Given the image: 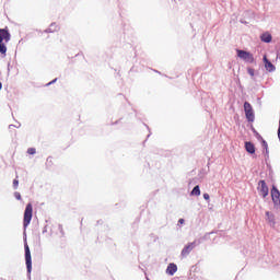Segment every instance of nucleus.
Masks as SVG:
<instances>
[{
  "mask_svg": "<svg viewBox=\"0 0 280 280\" xmlns=\"http://www.w3.org/2000/svg\"><path fill=\"white\" fill-rule=\"evenodd\" d=\"M191 196H200V186H195L191 190Z\"/></svg>",
  "mask_w": 280,
  "mask_h": 280,
  "instance_id": "obj_13",
  "label": "nucleus"
},
{
  "mask_svg": "<svg viewBox=\"0 0 280 280\" xmlns=\"http://www.w3.org/2000/svg\"><path fill=\"white\" fill-rule=\"evenodd\" d=\"M262 143H264V145H265L266 148H268V143H266V141H264Z\"/></svg>",
  "mask_w": 280,
  "mask_h": 280,
  "instance_id": "obj_22",
  "label": "nucleus"
},
{
  "mask_svg": "<svg viewBox=\"0 0 280 280\" xmlns=\"http://www.w3.org/2000/svg\"><path fill=\"white\" fill-rule=\"evenodd\" d=\"M262 60L265 62V69H267L269 72H272L277 69L275 65H272V62L268 60V57L266 55L264 56Z\"/></svg>",
  "mask_w": 280,
  "mask_h": 280,
  "instance_id": "obj_9",
  "label": "nucleus"
},
{
  "mask_svg": "<svg viewBox=\"0 0 280 280\" xmlns=\"http://www.w3.org/2000/svg\"><path fill=\"white\" fill-rule=\"evenodd\" d=\"M262 43H272V35L265 33L260 36Z\"/></svg>",
  "mask_w": 280,
  "mask_h": 280,
  "instance_id": "obj_12",
  "label": "nucleus"
},
{
  "mask_svg": "<svg viewBox=\"0 0 280 280\" xmlns=\"http://www.w3.org/2000/svg\"><path fill=\"white\" fill-rule=\"evenodd\" d=\"M259 187H258V191L260 194V196H262V198H267L268 194H269V189H268V185L266 184V180H260L258 183Z\"/></svg>",
  "mask_w": 280,
  "mask_h": 280,
  "instance_id": "obj_6",
  "label": "nucleus"
},
{
  "mask_svg": "<svg viewBox=\"0 0 280 280\" xmlns=\"http://www.w3.org/2000/svg\"><path fill=\"white\" fill-rule=\"evenodd\" d=\"M236 54L241 58V60H245V62H249V63L255 62V57H253V54L248 51L237 49Z\"/></svg>",
  "mask_w": 280,
  "mask_h": 280,
  "instance_id": "obj_3",
  "label": "nucleus"
},
{
  "mask_svg": "<svg viewBox=\"0 0 280 280\" xmlns=\"http://www.w3.org/2000/svg\"><path fill=\"white\" fill-rule=\"evenodd\" d=\"M248 73H249L250 75H255V71H254L253 69H249V70H248Z\"/></svg>",
  "mask_w": 280,
  "mask_h": 280,
  "instance_id": "obj_19",
  "label": "nucleus"
},
{
  "mask_svg": "<svg viewBox=\"0 0 280 280\" xmlns=\"http://www.w3.org/2000/svg\"><path fill=\"white\" fill-rule=\"evenodd\" d=\"M14 197L16 198V200H21V192H15Z\"/></svg>",
  "mask_w": 280,
  "mask_h": 280,
  "instance_id": "obj_17",
  "label": "nucleus"
},
{
  "mask_svg": "<svg viewBox=\"0 0 280 280\" xmlns=\"http://www.w3.org/2000/svg\"><path fill=\"white\" fill-rule=\"evenodd\" d=\"M203 198H205V200H210V196H209V194H203Z\"/></svg>",
  "mask_w": 280,
  "mask_h": 280,
  "instance_id": "obj_18",
  "label": "nucleus"
},
{
  "mask_svg": "<svg viewBox=\"0 0 280 280\" xmlns=\"http://www.w3.org/2000/svg\"><path fill=\"white\" fill-rule=\"evenodd\" d=\"M56 80H58V79H54L52 81H50V82L47 84V86L54 84V83L56 82Z\"/></svg>",
  "mask_w": 280,
  "mask_h": 280,
  "instance_id": "obj_20",
  "label": "nucleus"
},
{
  "mask_svg": "<svg viewBox=\"0 0 280 280\" xmlns=\"http://www.w3.org/2000/svg\"><path fill=\"white\" fill-rule=\"evenodd\" d=\"M196 248V243H189L182 249V257H187Z\"/></svg>",
  "mask_w": 280,
  "mask_h": 280,
  "instance_id": "obj_8",
  "label": "nucleus"
},
{
  "mask_svg": "<svg viewBox=\"0 0 280 280\" xmlns=\"http://www.w3.org/2000/svg\"><path fill=\"white\" fill-rule=\"evenodd\" d=\"M1 89H3V84L0 82V91H1Z\"/></svg>",
  "mask_w": 280,
  "mask_h": 280,
  "instance_id": "obj_24",
  "label": "nucleus"
},
{
  "mask_svg": "<svg viewBox=\"0 0 280 280\" xmlns=\"http://www.w3.org/2000/svg\"><path fill=\"white\" fill-rule=\"evenodd\" d=\"M46 166L47 167H54V158H51V156L47 158Z\"/></svg>",
  "mask_w": 280,
  "mask_h": 280,
  "instance_id": "obj_14",
  "label": "nucleus"
},
{
  "mask_svg": "<svg viewBox=\"0 0 280 280\" xmlns=\"http://www.w3.org/2000/svg\"><path fill=\"white\" fill-rule=\"evenodd\" d=\"M27 154H36V149L35 148H28L27 149Z\"/></svg>",
  "mask_w": 280,
  "mask_h": 280,
  "instance_id": "obj_15",
  "label": "nucleus"
},
{
  "mask_svg": "<svg viewBox=\"0 0 280 280\" xmlns=\"http://www.w3.org/2000/svg\"><path fill=\"white\" fill-rule=\"evenodd\" d=\"M271 198H272V202L277 206L280 205V191L277 188V186H272L271 188Z\"/></svg>",
  "mask_w": 280,
  "mask_h": 280,
  "instance_id": "obj_7",
  "label": "nucleus"
},
{
  "mask_svg": "<svg viewBox=\"0 0 280 280\" xmlns=\"http://www.w3.org/2000/svg\"><path fill=\"white\" fill-rule=\"evenodd\" d=\"M267 218H270V212H266Z\"/></svg>",
  "mask_w": 280,
  "mask_h": 280,
  "instance_id": "obj_23",
  "label": "nucleus"
},
{
  "mask_svg": "<svg viewBox=\"0 0 280 280\" xmlns=\"http://www.w3.org/2000/svg\"><path fill=\"white\" fill-rule=\"evenodd\" d=\"M177 270H178V267L176 266V264H170L166 268V273L171 275V277H172V276L176 275Z\"/></svg>",
  "mask_w": 280,
  "mask_h": 280,
  "instance_id": "obj_10",
  "label": "nucleus"
},
{
  "mask_svg": "<svg viewBox=\"0 0 280 280\" xmlns=\"http://www.w3.org/2000/svg\"><path fill=\"white\" fill-rule=\"evenodd\" d=\"M245 150L248 154H255V144L253 142H245Z\"/></svg>",
  "mask_w": 280,
  "mask_h": 280,
  "instance_id": "obj_11",
  "label": "nucleus"
},
{
  "mask_svg": "<svg viewBox=\"0 0 280 280\" xmlns=\"http://www.w3.org/2000/svg\"><path fill=\"white\" fill-rule=\"evenodd\" d=\"M244 110L247 121H255V113L253 112V105H250V103H244Z\"/></svg>",
  "mask_w": 280,
  "mask_h": 280,
  "instance_id": "obj_4",
  "label": "nucleus"
},
{
  "mask_svg": "<svg viewBox=\"0 0 280 280\" xmlns=\"http://www.w3.org/2000/svg\"><path fill=\"white\" fill-rule=\"evenodd\" d=\"M24 250L27 272H32V252H30V245L27 243L24 244Z\"/></svg>",
  "mask_w": 280,
  "mask_h": 280,
  "instance_id": "obj_5",
  "label": "nucleus"
},
{
  "mask_svg": "<svg viewBox=\"0 0 280 280\" xmlns=\"http://www.w3.org/2000/svg\"><path fill=\"white\" fill-rule=\"evenodd\" d=\"M13 187L14 189H19V179L13 180Z\"/></svg>",
  "mask_w": 280,
  "mask_h": 280,
  "instance_id": "obj_16",
  "label": "nucleus"
},
{
  "mask_svg": "<svg viewBox=\"0 0 280 280\" xmlns=\"http://www.w3.org/2000/svg\"><path fill=\"white\" fill-rule=\"evenodd\" d=\"M178 223H179V224H185V219H179V220H178Z\"/></svg>",
  "mask_w": 280,
  "mask_h": 280,
  "instance_id": "obj_21",
  "label": "nucleus"
},
{
  "mask_svg": "<svg viewBox=\"0 0 280 280\" xmlns=\"http://www.w3.org/2000/svg\"><path fill=\"white\" fill-rule=\"evenodd\" d=\"M10 38L11 35L10 32L8 31V27L0 28V54L2 55V58H5L8 54V46H5V43H10Z\"/></svg>",
  "mask_w": 280,
  "mask_h": 280,
  "instance_id": "obj_1",
  "label": "nucleus"
},
{
  "mask_svg": "<svg viewBox=\"0 0 280 280\" xmlns=\"http://www.w3.org/2000/svg\"><path fill=\"white\" fill-rule=\"evenodd\" d=\"M33 213H34V208L32 203H27L24 211V219H23L24 229H27V226H30V222H32Z\"/></svg>",
  "mask_w": 280,
  "mask_h": 280,
  "instance_id": "obj_2",
  "label": "nucleus"
}]
</instances>
